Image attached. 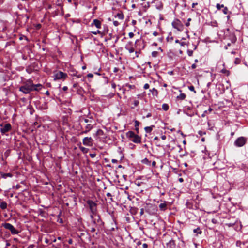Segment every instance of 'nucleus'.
I'll list each match as a JSON object with an SVG mask.
<instances>
[{
	"label": "nucleus",
	"instance_id": "nucleus-1",
	"mask_svg": "<svg viewBox=\"0 0 248 248\" xmlns=\"http://www.w3.org/2000/svg\"><path fill=\"white\" fill-rule=\"evenodd\" d=\"M126 136L134 143H139L141 142L140 137L134 133L133 131H128L126 133Z\"/></svg>",
	"mask_w": 248,
	"mask_h": 248
},
{
	"label": "nucleus",
	"instance_id": "nucleus-2",
	"mask_svg": "<svg viewBox=\"0 0 248 248\" xmlns=\"http://www.w3.org/2000/svg\"><path fill=\"white\" fill-rule=\"evenodd\" d=\"M2 226L10 231L12 234H17L19 233V231L17 230L12 224L9 223H5L2 224Z\"/></svg>",
	"mask_w": 248,
	"mask_h": 248
},
{
	"label": "nucleus",
	"instance_id": "nucleus-3",
	"mask_svg": "<svg viewBox=\"0 0 248 248\" xmlns=\"http://www.w3.org/2000/svg\"><path fill=\"white\" fill-rule=\"evenodd\" d=\"M34 86H31V84L28 85L27 84L25 86H21L19 90L21 92H22L24 93H28L31 91H33V90L35 89L34 88Z\"/></svg>",
	"mask_w": 248,
	"mask_h": 248
},
{
	"label": "nucleus",
	"instance_id": "nucleus-4",
	"mask_svg": "<svg viewBox=\"0 0 248 248\" xmlns=\"http://www.w3.org/2000/svg\"><path fill=\"white\" fill-rule=\"evenodd\" d=\"M172 25L173 28L176 29L179 31H181L183 30V25L178 19L174 20L172 23Z\"/></svg>",
	"mask_w": 248,
	"mask_h": 248
},
{
	"label": "nucleus",
	"instance_id": "nucleus-5",
	"mask_svg": "<svg viewBox=\"0 0 248 248\" xmlns=\"http://www.w3.org/2000/svg\"><path fill=\"white\" fill-rule=\"evenodd\" d=\"M67 75L66 73H64L62 72L59 71L54 75V78L55 80L58 79H64Z\"/></svg>",
	"mask_w": 248,
	"mask_h": 248
},
{
	"label": "nucleus",
	"instance_id": "nucleus-6",
	"mask_svg": "<svg viewBox=\"0 0 248 248\" xmlns=\"http://www.w3.org/2000/svg\"><path fill=\"white\" fill-rule=\"evenodd\" d=\"M87 203L89 206L91 214H94L96 213V204L92 201H88Z\"/></svg>",
	"mask_w": 248,
	"mask_h": 248
},
{
	"label": "nucleus",
	"instance_id": "nucleus-7",
	"mask_svg": "<svg viewBox=\"0 0 248 248\" xmlns=\"http://www.w3.org/2000/svg\"><path fill=\"white\" fill-rule=\"evenodd\" d=\"M246 142V139L241 137L238 138L235 141L234 144L236 146L241 147L243 146Z\"/></svg>",
	"mask_w": 248,
	"mask_h": 248
},
{
	"label": "nucleus",
	"instance_id": "nucleus-8",
	"mask_svg": "<svg viewBox=\"0 0 248 248\" xmlns=\"http://www.w3.org/2000/svg\"><path fill=\"white\" fill-rule=\"evenodd\" d=\"M0 126H1L0 131L3 134L9 131L11 129V125L10 124H6L4 125L1 124Z\"/></svg>",
	"mask_w": 248,
	"mask_h": 248
},
{
	"label": "nucleus",
	"instance_id": "nucleus-9",
	"mask_svg": "<svg viewBox=\"0 0 248 248\" xmlns=\"http://www.w3.org/2000/svg\"><path fill=\"white\" fill-rule=\"evenodd\" d=\"M83 143L84 145L92 146L93 145V139L91 137H85L83 139Z\"/></svg>",
	"mask_w": 248,
	"mask_h": 248
},
{
	"label": "nucleus",
	"instance_id": "nucleus-10",
	"mask_svg": "<svg viewBox=\"0 0 248 248\" xmlns=\"http://www.w3.org/2000/svg\"><path fill=\"white\" fill-rule=\"evenodd\" d=\"M91 217L92 218L93 222L94 224L101 222L100 217L96 213L94 214H91Z\"/></svg>",
	"mask_w": 248,
	"mask_h": 248
},
{
	"label": "nucleus",
	"instance_id": "nucleus-11",
	"mask_svg": "<svg viewBox=\"0 0 248 248\" xmlns=\"http://www.w3.org/2000/svg\"><path fill=\"white\" fill-rule=\"evenodd\" d=\"M125 48L130 53H133L135 51L132 42H128L125 45Z\"/></svg>",
	"mask_w": 248,
	"mask_h": 248
},
{
	"label": "nucleus",
	"instance_id": "nucleus-12",
	"mask_svg": "<svg viewBox=\"0 0 248 248\" xmlns=\"http://www.w3.org/2000/svg\"><path fill=\"white\" fill-rule=\"evenodd\" d=\"M94 25L97 28L100 29L101 26V22L98 19H94L93 23H92V25Z\"/></svg>",
	"mask_w": 248,
	"mask_h": 248
},
{
	"label": "nucleus",
	"instance_id": "nucleus-13",
	"mask_svg": "<svg viewBox=\"0 0 248 248\" xmlns=\"http://www.w3.org/2000/svg\"><path fill=\"white\" fill-rule=\"evenodd\" d=\"M175 243L174 241L171 240L168 243H167L166 248H175Z\"/></svg>",
	"mask_w": 248,
	"mask_h": 248
},
{
	"label": "nucleus",
	"instance_id": "nucleus-14",
	"mask_svg": "<svg viewBox=\"0 0 248 248\" xmlns=\"http://www.w3.org/2000/svg\"><path fill=\"white\" fill-rule=\"evenodd\" d=\"M0 175L3 178H6L7 177H11L13 175L11 173H4V172L1 171Z\"/></svg>",
	"mask_w": 248,
	"mask_h": 248
},
{
	"label": "nucleus",
	"instance_id": "nucleus-15",
	"mask_svg": "<svg viewBox=\"0 0 248 248\" xmlns=\"http://www.w3.org/2000/svg\"><path fill=\"white\" fill-rule=\"evenodd\" d=\"M186 95L184 93H181L179 95L177 96V98L179 100H183L185 99Z\"/></svg>",
	"mask_w": 248,
	"mask_h": 248
},
{
	"label": "nucleus",
	"instance_id": "nucleus-16",
	"mask_svg": "<svg viewBox=\"0 0 248 248\" xmlns=\"http://www.w3.org/2000/svg\"><path fill=\"white\" fill-rule=\"evenodd\" d=\"M92 127H93V126L91 124H88L86 126V130L83 131V133H87L92 128Z\"/></svg>",
	"mask_w": 248,
	"mask_h": 248
},
{
	"label": "nucleus",
	"instance_id": "nucleus-17",
	"mask_svg": "<svg viewBox=\"0 0 248 248\" xmlns=\"http://www.w3.org/2000/svg\"><path fill=\"white\" fill-rule=\"evenodd\" d=\"M166 203L165 202L161 203L159 204V207L162 210H164L166 207Z\"/></svg>",
	"mask_w": 248,
	"mask_h": 248
},
{
	"label": "nucleus",
	"instance_id": "nucleus-18",
	"mask_svg": "<svg viewBox=\"0 0 248 248\" xmlns=\"http://www.w3.org/2000/svg\"><path fill=\"white\" fill-rule=\"evenodd\" d=\"M116 17H118L119 19L122 20L124 18V16L123 13H119L117 14Z\"/></svg>",
	"mask_w": 248,
	"mask_h": 248
},
{
	"label": "nucleus",
	"instance_id": "nucleus-19",
	"mask_svg": "<svg viewBox=\"0 0 248 248\" xmlns=\"http://www.w3.org/2000/svg\"><path fill=\"white\" fill-rule=\"evenodd\" d=\"M150 91L152 92L153 95L157 96L158 92L155 88H153L152 90H150Z\"/></svg>",
	"mask_w": 248,
	"mask_h": 248
},
{
	"label": "nucleus",
	"instance_id": "nucleus-20",
	"mask_svg": "<svg viewBox=\"0 0 248 248\" xmlns=\"http://www.w3.org/2000/svg\"><path fill=\"white\" fill-rule=\"evenodd\" d=\"M31 86H34V88H35L33 90H38V89H40V88L42 87V85L40 84H31Z\"/></svg>",
	"mask_w": 248,
	"mask_h": 248
},
{
	"label": "nucleus",
	"instance_id": "nucleus-21",
	"mask_svg": "<svg viewBox=\"0 0 248 248\" xmlns=\"http://www.w3.org/2000/svg\"><path fill=\"white\" fill-rule=\"evenodd\" d=\"M162 109L165 110V111H167L169 109V106L168 104H163L162 105Z\"/></svg>",
	"mask_w": 248,
	"mask_h": 248
},
{
	"label": "nucleus",
	"instance_id": "nucleus-22",
	"mask_svg": "<svg viewBox=\"0 0 248 248\" xmlns=\"http://www.w3.org/2000/svg\"><path fill=\"white\" fill-rule=\"evenodd\" d=\"M145 130L146 132H151V131L152 130V126H148L145 127Z\"/></svg>",
	"mask_w": 248,
	"mask_h": 248
},
{
	"label": "nucleus",
	"instance_id": "nucleus-23",
	"mask_svg": "<svg viewBox=\"0 0 248 248\" xmlns=\"http://www.w3.org/2000/svg\"><path fill=\"white\" fill-rule=\"evenodd\" d=\"M0 207L2 209H5L7 207V203L5 202H2L0 205Z\"/></svg>",
	"mask_w": 248,
	"mask_h": 248
},
{
	"label": "nucleus",
	"instance_id": "nucleus-24",
	"mask_svg": "<svg viewBox=\"0 0 248 248\" xmlns=\"http://www.w3.org/2000/svg\"><path fill=\"white\" fill-rule=\"evenodd\" d=\"M222 73L226 74L227 76L229 75V71L225 69H223L221 70Z\"/></svg>",
	"mask_w": 248,
	"mask_h": 248
},
{
	"label": "nucleus",
	"instance_id": "nucleus-25",
	"mask_svg": "<svg viewBox=\"0 0 248 248\" xmlns=\"http://www.w3.org/2000/svg\"><path fill=\"white\" fill-rule=\"evenodd\" d=\"M80 149L84 153H86L89 151L88 149L83 147H80Z\"/></svg>",
	"mask_w": 248,
	"mask_h": 248
},
{
	"label": "nucleus",
	"instance_id": "nucleus-26",
	"mask_svg": "<svg viewBox=\"0 0 248 248\" xmlns=\"http://www.w3.org/2000/svg\"><path fill=\"white\" fill-rule=\"evenodd\" d=\"M224 7V5L222 4L220 5L218 3L217 4L216 7L218 10H220L221 8H223Z\"/></svg>",
	"mask_w": 248,
	"mask_h": 248
},
{
	"label": "nucleus",
	"instance_id": "nucleus-27",
	"mask_svg": "<svg viewBox=\"0 0 248 248\" xmlns=\"http://www.w3.org/2000/svg\"><path fill=\"white\" fill-rule=\"evenodd\" d=\"M222 12L224 14H227L228 13V9L227 7L224 6L223 7Z\"/></svg>",
	"mask_w": 248,
	"mask_h": 248
},
{
	"label": "nucleus",
	"instance_id": "nucleus-28",
	"mask_svg": "<svg viewBox=\"0 0 248 248\" xmlns=\"http://www.w3.org/2000/svg\"><path fill=\"white\" fill-rule=\"evenodd\" d=\"M241 62V60L239 58H236L234 61V63L236 64H239Z\"/></svg>",
	"mask_w": 248,
	"mask_h": 248
},
{
	"label": "nucleus",
	"instance_id": "nucleus-29",
	"mask_svg": "<svg viewBox=\"0 0 248 248\" xmlns=\"http://www.w3.org/2000/svg\"><path fill=\"white\" fill-rule=\"evenodd\" d=\"M187 53L189 56H191L193 55V50H187Z\"/></svg>",
	"mask_w": 248,
	"mask_h": 248
},
{
	"label": "nucleus",
	"instance_id": "nucleus-30",
	"mask_svg": "<svg viewBox=\"0 0 248 248\" xmlns=\"http://www.w3.org/2000/svg\"><path fill=\"white\" fill-rule=\"evenodd\" d=\"M188 89L190 91L194 92L195 93L196 91H195L194 87L193 86H190L188 87Z\"/></svg>",
	"mask_w": 248,
	"mask_h": 248
},
{
	"label": "nucleus",
	"instance_id": "nucleus-31",
	"mask_svg": "<svg viewBox=\"0 0 248 248\" xmlns=\"http://www.w3.org/2000/svg\"><path fill=\"white\" fill-rule=\"evenodd\" d=\"M92 33L93 34H95V35H96L97 34H100L101 33V31H99V30H97L96 31H93L92 32Z\"/></svg>",
	"mask_w": 248,
	"mask_h": 248
},
{
	"label": "nucleus",
	"instance_id": "nucleus-32",
	"mask_svg": "<svg viewBox=\"0 0 248 248\" xmlns=\"http://www.w3.org/2000/svg\"><path fill=\"white\" fill-rule=\"evenodd\" d=\"M113 23L115 26H118L119 25V23L117 21H114Z\"/></svg>",
	"mask_w": 248,
	"mask_h": 248
},
{
	"label": "nucleus",
	"instance_id": "nucleus-33",
	"mask_svg": "<svg viewBox=\"0 0 248 248\" xmlns=\"http://www.w3.org/2000/svg\"><path fill=\"white\" fill-rule=\"evenodd\" d=\"M157 54H158V53H157V51H153V52H152V56H153V57H156V56H157Z\"/></svg>",
	"mask_w": 248,
	"mask_h": 248
},
{
	"label": "nucleus",
	"instance_id": "nucleus-34",
	"mask_svg": "<svg viewBox=\"0 0 248 248\" xmlns=\"http://www.w3.org/2000/svg\"><path fill=\"white\" fill-rule=\"evenodd\" d=\"M139 104V102L138 100H135L134 101V105L135 106H137Z\"/></svg>",
	"mask_w": 248,
	"mask_h": 248
},
{
	"label": "nucleus",
	"instance_id": "nucleus-35",
	"mask_svg": "<svg viewBox=\"0 0 248 248\" xmlns=\"http://www.w3.org/2000/svg\"><path fill=\"white\" fill-rule=\"evenodd\" d=\"M149 88V85L148 83H146V84L144 85V88L145 89H148Z\"/></svg>",
	"mask_w": 248,
	"mask_h": 248
},
{
	"label": "nucleus",
	"instance_id": "nucleus-36",
	"mask_svg": "<svg viewBox=\"0 0 248 248\" xmlns=\"http://www.w3.org/2000/svg\"><path fill=\"white\" fill-rule=\"evenodd\" d=\"M128 35L130 38H132V37H133L134 34L133 32H129Z\"/></svg>",
	"mask_w": 248,
	"mask_h": 248
},
{
	"label": "nucleus",
	"instance_id": "nucleus-37",
	"mask_svg": "<svg viewBox=\"0 0 248 248\" xmlns=\"http://www.w3.org/2000/svg\"><path fill=\"white\" fill-rule=\"evenodd\" d=\"M135 126L136 127L139 126V122L138 121L135 120Z\"/></svg>",
	"mask_w": 248,
	"mask_h": 248
},
{
	"label": "nucleus",
	"instance_id": "nucleus-38",
	"mask_svg": "<svg viewBox=\"0 0 248 248\" xmlns=\"http://www.w3.org/2000/svg\"><path fill=\"white\" fill-rule=\"evenodd\" d=\"M198 231H199V232H198L199 233H201V231H200V229L199 228H197V229H196L194 230V232H198Z\"/></svg>",
	"mask_w": 248,
	"mask_h": 248
},
{
	"label": "nucleus",
	"instance_id": "nucleus-39",
	"mask_svg": "<svg viewBox=\"0 0 248 248\" xmlns=\"http://www.w3.org/2000/svg\"><path fill=\"white\" fill-rule=\"evenodd\" d=\"M143 248H148V245L146 243H144L142 245Z\"/></svg>",
	"mask_w": 248,
	"mask_h": 248
},
{
	"label": "nucleus",
	"instance_id": "nucleus-40",
	"mask_svg": "<svg viewBox=\"0 0 248 248\" xmlns=\"http://www.w3.org/2000/svg\"><path fill=\"white\" fill-rule=\"evenodd\" d=\"M191 21V18H188V22L186 24V26H188L189 25V21Z\"/></svg>",
	"mask_w": 248,
	"mask_h": 248
},
{
	"label": "nucleus",
	"instance_id": "nucleus-41",
	"mask_svg": "<svg viewBox=\"0 0 248 248\" xmlns=\"http://www.w3.org/2000/svg\"><path fill=\"white\" fill-rule=\"evenodd\" d=\"M180 44L181 45V46H183L186 45V43L185 42H183L180 43Z\"/></svg>",
	"mask_w": 248,
	"mask_h": 248
},
{
	"label": "nucleus",
	"instance_id": "nucleus-42",
	"mask_svg": "<svg viewBox=\"0 0 248 248\" xmlns=\"http://www.w3.org/2000/svg\"><path fill=\"white\" fill-rule=\"evenodd\" d=\"M90 155L92 158H93L95 156V154H90Z\"/></svg>",
	"mask_w": 248,
	"mask_h": 248
},
{
	"label": "nucleus",
	"instance_id": "nucleus-43",
	"mask_svg": "<svg viewBox=\"0 0 248 248\" xmlns=\"http://www.w3.org/2000/svg\"><path fill=\"white\" fill-rule=\"evenodd\" d=\"M87 76H88V77H89V78H92V77H93V75L91 73H89L87 75Z\"/></svg>",
	"mask_w": 248,
	"mask_h": 248
},
{
	"label": "nucleus",
	"instance_id": "nucleus-44",
	"mask_svg": "<svg viewBox=\"0 0 248 248\" xmlns=\"http://www.w3.org/2000/svg\"><path fill=\"white\" fill-rule=\"evenodd\" d=\"M144 213V209L143 208L140 209V214L141 215H143Z\"/></svg>",
	"mask_w": 248,
	"mask_h": 248
},
{
	"label": "nucleus",
	"instance_id": "nucleus-45",
	"mask_svg": "<svg viewBox=\"0 0 248 248\" xmlns=\"http://www.w3.org/2000/svg\"><path fill=\"white\" fill-rule=\"evenodd\" d=\"M196 67V65L195 64H193L192 65H191V68L192 69H195V68Z\"/></svg>",
	"mask_w": 248,
	"mask_h": 248
},
{
	"label": "nucleus",
	"instance_id": "nucleus-46",
	"mask_svg": "<svg viewBox=\"0 0 248 248\" xmlns=\"http://www.w3.org/2000/svg\"><path fill=\"white\" fill-rule=\"evenodd\" d=\"M166 138V137L165 135H162L161 136V139L163 140H165Z\"/></svg>",
	"mask_w": 248,
	"mask_h": 248
},
{
	"label": "nucleus",
	"instance_id": "nucleus-47",
	"mask_svg": "<svg viewBox=\"0 0 248 248\" xmlns=\"http://www.w3.org/2000/svg\"><path fill=\"white\" fill-rule=\"evenodd\" d=\"M95 230H96V229L95 228H92V229H91V232H95Z\"/></svg>",
	"mask_w": 248,
	"mask_h": 248
},
{
	"label": "nucleus",
	"instance_id": "nucleus-48",
	"mask_svg": "<svg viewBox=\"0 0 248 248\" xmlns=\"http://www.w3.org/2000/svg\"><path fill=\"white\" fill-rule=\"evenodd\" d=\"M138 52L137 51H136L135 52V56L133 57V58H137L138 57Z\"/></svg>",
	"mask_w": 248,
	"mask_h": 248
},
{
	"label": "nucleus",
	"instance_id": "nucleus-49",
	"mask_svg": "<svg viewBox=\"0 0 248 248\" xmlns=\"http://www.w3.org/2000/svg\"><path fill=\"white\" fill-rule=\"evenodd\" d=\"M106 195H107V197H111V193H107L106 194Z\"/></svg>",
	"mask_w": 248,
	"mask_h": 248
},
{
	"label": "nucleus",
	"instance_id": "nucleus-50",
	"mask_svg": "<svg viewBox=\"0 0 248 248\" xmlns=\"http://www.w3.org/2000/svg\"><path fill=\"white\" fill-rule=\"evenodd\" d=\"M68 88L66 86H64L62 88V89L63 91H66L67 90Z\"/></svg>",
	"mask_w": 248,
	"mask_h": 248
},
{
	"label": "nucleus",
	"instance_id": "nucleus-51",
	"mask_svg": "<svg viewBox=\"0 0 248 248\" xmlns=\"http://www.w3.org/2000/svg\"><path fill=\"white\" fill-rule=\"evenodd\" d=\"M112 163H117V160L116 159H112Z\"/></svg>",
	"mask_w": 248,
	"mask_h": 248
},
{
	"label": "nucleus",
	"instance_id": "nucleus-52",
	"mask_svg": "<svg viewBox=\"0 0 248 248\" xmlns=\"http://www.w3.org/2000/svg\"><path fill=\"white\" fill-rule=\"evenodd\" d=\"M199 134L200 135H202V134H205V133L204 132V133H202V131H200L199 132Z\"/></svg>",
	"mask_w": 248,
	"mask_h": 248
},
{
	"label": "nucleus",
	"instance_id": "nucleus-53",
	"mask_svg": "<svg viewBox=\"0 0 248 248\" xmlns=\"http://www.w3.org/2000/svg\"><path fill=\"white\" fill-rule=\"evenodd\" d=\"M179 181L180 182L182 183V182H183V178H180L179 179Z\"/></svg>",
	"mask_w": 248,
	"mask_h": 248
},
{
	"label": "nucleus",
	"instance_id": "nucleus-54",
	"mask_svg": "<svg viewBox=\"0 0 248 248\" xmlns=\"http://www.w3.org/2000/svg\"><path fill=\"white\" fill-rule=\"evenodd\" d=\"M197 5V3H193L192 4V7H194L195 5Z\"/></svg>",
	"mask_w": 248,
	"mask_h": 248
},
{
	"label": "nucleus",
	"instance_id": "nucleus-55",
	"mask_svg": "<svg viewBox=\"0 0 248 248\" xmlns=\"http://www.w3.org/2000/svg\"><path fill=\"white\" fill-rule=\"evenodd\" d=\"M193 49H194V50L196 49V48H197V46H196V45H193Z\"/></svg>",
	"mask_w": 248,
	"mask_h": 248
},
{
	"label": "nucleus",
	"instance_id": "nucleus-56",
	"mask_svg": "<svg viewBox=\"0 0 248 248\" xmlns=\"http://www.w3.org/2000/svg\"><path fill=\"white\" fill-rule=\"evenodd\" d=\"M155 164H156V163H155V161H153V162H152V166H155Z\"/></svg>",
	"mask_w": 248,
	"mask_h": 248
},
{
	"label": "nucleus",
	"instance_id": "nucleus-57",
	"mask_svg": "<svg viewBox=\"0 0 248 248\" xmlns=\"http://www.w3.org/2000/svg\"><path fill=\"white\" fill-rule=\"evenodd\" d=\"M68 242L69 244H72V240L71 239L69 240Z\"/></svg>",
	"mask_w": 248,
	"mask_h": 248
},
{
	"label": "nucleus",
	"instance_id": "nucleus-58",
	"mask_svg": "<svg viewBox=\"0 0 248 248\" xmlns=\"http://www.w3.org/2000/svg\"><path fill=\"white\" fill-rule=\"evenodd\" d=\"M175 42L176 43H180V42L178 40H176Z\"/></svg>",
	"mask_w": 248,
	"mask_h": 248
},
{
	"label": "nucleus",
	"instance_id": "nucleus-59",
	"mask_svg": "<svg viewBox=\"0 0 248 248\" xmlns=\"http://www.w3.org/2000/svg\"><path fill=\"white\" fill-rule=\"evenodd\" d=\"M150 116H151V114L150 113L148 114L147 115V117H149Z\"/></svg>",
	"mask_w": 248,
	"mask_h": 248
},
{
	"label": "nucleus",
	"instance_id": "nucleus-60",
	"mask_svg": "<svg viewBox=\"0 0 248 248\" xmlns=\"http://www.w3.org/2000/svg\"><path fill=\"white\" fill-rule=\"evenodd\" d=\"M132 87H134V86H132V85H128V87H129V88H130V89H131V88H132Z\"/></svg>",
	"mask_w": 248,
	"mask_h": 248
},
{
	"label": "nucleus",
	"instance_id": "nucleus-61",
	"mask_svg": "<svg viewBox=\"0 0 248 248\" xmlns=\"http://www.w3.org/2000/svg\"><path fill=\"white\" fill-rule=\"evenodd\" d=\"M136 21L135 20H133V21H132V23H133V24H135L136 23Z\"/></svg>",
	"mask_w": 248,
	"mask_h": 248
},
{
	"label": "nucleus",
	"instance_id": "nucleus-62",
	"mask_svg": "<svg viewBox=\"0 0 248 248\" xmlns=\"http://www.w3.org/2000/svg\"><path fill=\"white\" fill-rule=\"evenodd\" d=\"M84 122H85V123H88V120H87V119H85V120H84Z\"/></svg>",
	"mask_w": 248,
	"mask_h": 248
},
{
	"label": "nucleus",
	"instance_id": "nucleus-63",
	"mask_svg": "<svg viewBox=\"0 0 248 248\" xmlns=\"http://www.w3.org/2000/svg\"><path fill=\"white\" fill-rule=\"evenodd\" d=\"M137 244H138V245H140V244H141V242H140V241H139V242L137 243Z\"/></svg>",
	"mask_w": 248,
	"mask_h": 248
},
{
	"label": "nucleus",
	"instance_id": "nucleus-64",
	"mask_svg": "<svg viewBox=\"0 0 248 248\" xmlns=\"http://www.w3.org/2000/svg\"><path fill=\"white\" fill-rule=\"evenodd\" d=\"M32 248V246L30 245V246L28 247V248Z\"/></svg>",
	"mask_w": 248,
	"mask_h": 248
}]
</instances>
